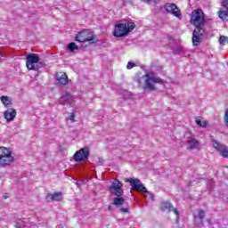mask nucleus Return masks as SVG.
<instances>
[{
  "instance_id": "nucleus-25",
  "label": "nucleus",
  "mask_w": 228,
  "mask_h": 228,
  "mask_svg": "<svg viewBox=\"0 0 228 228\" xmlns=\"http://www.w3.org/2000/svg\"><path fill=\"white\" fill-rule=\"evenodd\" d=\"M220 45H225V44H228V37L226 36H221L218 40Z\"/></svg>"
},
{
  "instance_id": "nucleus-31",
  "label": "nucleus",
  "mask_w": 228,
  "mask_h": 228,
  "mask_svg": "<svg viewBox=\"0 0 228 228\" xmlns=\"http://www.w3.org/2000/svg\"><path fill=\"white\" fill-rule=\"evenodd\" d=\"M109 209L110 210L113 209V207L112 206H109Z\"/></svg>"
},
{
  "instance_id": "nucleus-7",
  "label": "nucleus",
  "mask_w": 228,
  "mask_h": 228,
  "mask_svg": "<svg viewBox=\"0 0 228 228\" xmlns=\"http://www.w3.org/2000/svg\"><path fill=\"white\" fill-rule=\"evenodd\" d=\"M125 183H129L130 186L132 187V190H134L136 191H142V193H147V188L143 186L142 181H140V179L138 178H126Z\"/></svg>"
},
{
  "instance_id": "nucleus-27",
  "label": "nucleus",
  "mask_w": 228,
  "mask_h": 228,
  "mask_svg": "<svg viewBox=\"0 0 228 228\" xmlns=\"http://www.w3.org/2000/svg\"><path fill=\"white\" fill-rule=\"evenodd\" d=\"M135 66H136V64L134 62L129 61L126 65V69H127V70H131V69H134V67H135Z\"/></svg>"
},
{
  "instance_id": "nucleus-22",
  "label": "nucleus",
  "mask_w": 228,
  "mask_h": 228,
  "mask_svg": "<svg viewBox=\"0 0 228 228\" xmlns=\"http://www.w3.org/2000/svg\"><path fill=\"white\" fill-rule=\"evenodd\" d=\"M196 124L200 127H208V122L202 117L196 118Z\"/></svg>"
},
{
  "instance_id": "nucleus-24",
  "label": "nucleus",
  "mask_w": 228,
  "mask_h": 228,
  "mask_svg": "<svg viewBox=\"0 0 228 228\" xmlns=\"http://www.w3.org/2000/svg\"><path fill=\"white\" fill-rule=\"evenodd\" d=\"M76 49H79V46H77L76 43L72 42L68 45V50L70 51V53H74Z\"/></svg>"
},
{
  "instance_id": "nucleus-9",
  "label": "nucleus",
  "mask_w": 228,
  "mask_h": 228,
  "mask_svg": "<svg viewBox=\"0 0 228 228\" xmlns=\"http://www.w3.org/2000/svg\"><path fill=\"white\" fill-rule=\"evenodd\" d=\"M88 156H90L88 148H82L74 154L73 158L77 163H79L85 161V159H88Z\"/></svg>"
},
{
  "instance_id": "nucleus-28",
  "label": "nucleus",
  "mask_w": 228,
  "mask_h": 228,
  "mask_svg": "<svg viewBox=\"0 0 228 228\" xmlns=\"http://www.w3.org/2000/svg\"><path fill=\"white\" fill-rule=\"evenodd\" d=\"M76 118V113L72 112L71 115L68 118V120H70L71 122H75Z\"/></svg>"
},
{
  "instance_id": "nucleus-2",
  "label": "nucleus",
  "mask_w": 228,
  "mask_h": 228,
  "mask_svg": "<svg viewBox=\"0 0 228 228\" xmlns=\"http://www.w3.org/2000/svg\"><path fill=\"white\" fill-rule=\"evenodd\" d=\"M142 80L144 81V90H156V85H163V79L156 77V75H143L138 79L139 86H142Z\"/></svg>"
},
{
  "instance_id": "nucleus-32",
  "label": "nucleus",
  "mask_w": 228,
  "mask_h": 228,
  "mask_svg": "<svg viewBox=\"0 0 228 228\" xmlns=\"http://www.w3.org/2000/svg\"><path fill=\"white\" fill-rule=\"evenodd\" d=\"M1 58H3V53H1L0 52V61H1Z\"/></svg>"
},
{
  "instance_id": "nucleus-26",
  "label": "nucleus",
  "mask_w": 228,
  "mask_h": 228,
  "mask_svg": "<svg viewBox=\"0 0 228 228\" xmlns=\"http://www.w3.org/2000/svg\"><path fill=\"white\" fill-rule=\"evenodd\" d=\"M224 120L226 127L228 128V109L224 112Z\"/></svg>"
},
{
  "instance_id": "nucleus-20",
  "label": "nucleus",
  "mask_w": 228,
  "mask_h": 228,
  "mask_svg": "<svg viewBox=\"0 0 228 228\" xmlns=\"http://www.w3.org/2000/svg\"><path fill=\"white\" fill-rule=\"evenodd\" d=\"M217 15L219 19H222V20H226L228 22V9L226 11L219 10L217 12Z\"/></svg>"
},
{
  "instance_id": "nucleus-3",
  "label": "nucleus",
  "mask_w": 228,
  "mask_h": 228,
  "mask_svg": "<svg viewBox=\"0 0 228 228\" xmlns=\"http://www.w3.org/2000/svg\"><path fill=\"white\" fill-rule=\"evenodd\" d=\"M191 24L195 26L196 28H202L206 26V14L202 9H195L191 13Z\"/></svg>"
},
{
  "instance_id": "nucleus-23",
  "label": "nucleus",
  "mask_w": 228,
  "mask_h": 228,
  "mask_svg": "<svg viewBox=\"0 0 228 228\" xmlns=\"http://www.w3.org/2000/svg\"><path fill=\"white\" fill-rule=\"evenodd\" d=\"M199 220L201 224L204 223V219L206 218V210H199L198 212Z\"/></svg>"
},
{
  "instance_id": "nucleus-29",
  "label": "nucleus",
  "mask_w": 228,
  "mask_h": 228,
  "mask_svg": "<svg viewBox=\"0 0 228 228\" xmlns=\"http://www.w3.org/2000/svg\"><path fill=\"white\" fill-rule=\"evenodd\" d=\"M173 212L175 213V215L176 216V218H179V210L177 208H174Z\"/></svg>"
},
{
  "instance_id": "nucleus-1",
  "label": "nucleus",
  "mask_w": 228,
  "mask_h": 228,
  "mask_svg": "<svg viewBox=\"0 0 228 228\" xmlns=\"http://www.w3.org/2000/svg\"><path fill=\"white\" fill-rule=\"evenodd\" d=\"M134 28H136L134 22L118 23L114 27L112 35L115 38H122L127 37Z\"/></svg>"
},
{
  "instance_id": "nucleus-30",
  "label": "nucleus",
  "mask_w": 228,
  "mask_h": 228,
  "mask_svg": "<svg viewBox=\"0 0 228 228\" xmlns=\"http://www.w3.org/2000/svg\"><path fill=\"white\" fill-rule=\"evenodd\" d=\"M121 213H129V208H120Z\"/></svg>"
},
{
  "instance_id": "nucleus-19",
  "label": "nucleus",
  "mask_w": 228,
  "mask_h": 228,
  "mask_svg": "<svg viewBox=\"0 0 228 228\" xmlns=\"http://www.w3.org/2000/svg\"><path fill=\"white\" fill-rule=\"evenodd\" d=\"M160 211H172V203L168 201H162L159 206Z\"/></svg>"
},
{
  "instance_id": "nucleus-12",
  "label": "nucleus",
  "mask_w": 228,
  "mask_h": 228,
  "mask_svg": "<svg viewBox=\"0 0 228 228\" xmlns=\"http://www.w3.org/2000/svg\"><path fill=\"white\" fill-rule=\"evenodd\" d=\"M165 10L168 13H172L175 17L181 19V10H179V7H177L175 4H167L165 5Z\"/></svg>"
},
{
  "instance_id": "nucleus-18",
  "label": "nucleus",
  "mask_w": 228,
  "mask_h": 228,
  "mask_svg": "<svg viewBox=\"0 0 228 228\" xmlns=\"http://www.w3.org/2000/svg\"><path fill=\"white\" fill-rule=\"evenodd\" d=\"M187 145L190 151H193V149H197V147H199L200 142L196 139H191L187 141Z\"/></svg>"
},
{
  "instance_id": "nucleus-17",
  "label": "nucleus",
  "mask_w": 228,
  "mask_h": 228,
  "mask_svg": "<svg viewBox=\"0 0 228 228\" xmlns=\"http://www.w3.org/2000/svg\"><path fill=\"white\" fill-rule=\"evenodd\" d=\"M0 99L5 108L10 109L12 106H13V102H12L10 96H1Z\"/></svg>"
},
{
  "instance_id": "nucleus-21",
  "label": "nucleus",
  "mask_w": 228,
  "mask_h": 228,
  "mask_svg": "<svg viewBox=\"0 0 228 228\" xmlns=\"http://www.w3.org/2000/svg\"><path fill=\"white\" fill-rule=\"evenodd\" d=\"M125 202H126V199L120 198V196H119V197L117 196V197L114 198V200H113V204H114V206H118V207L122 206Z\"/></svg>"
},
{
  "instance_id": "nucleus-8",
  "label": "nucleus",
  "mask_w": 228,
  "mask_h": 228,
  "mask_svg": "<svg viewBox=\"0 0 228 228\" xmlns=\"http://www.w3.org/2000/svg\"><path fill=\"white\" fill-rule=\"evenodd\" d=\"M124 184L118 181V179H114L111 185L109 187V191L116 197H122L124 195V190H122Z\"/></svg>"
},
{
  "instance_id": "nucleus-16",
  "label": "nucleus",
  "mask_w": 228,
  "mask_h": 228,
  "mask_svg": "<svg viewBox=\"0 0 228 228\" xmlns=\"http://www.w3.org/2000/svg\"><path fill=\"white\" fill-rule=\"evenodd\" d=\"M60 104H72V96L69 93H65L59 100Z\"/></svg>"
},
{
  "instance_id": "nucleus-10",
  "label": "nucleus",
  "mask_w": 228,
  "mask_h": 228,
  "mask_svg": "<svg viewBox=\"0 0 228 228\" xmlns=\"http://www.w3.org/2000/svg\"><path fill=\"white\" fill-rule=\"evenodd\" d=\"M212 145L223 158H228V147L224 144L218 142L216 139L212 140Z\"/></svg>"
},
{
  "instance_id": "nucleus-6",
  "label": "nucleus",
  "mask_w": 228,
  "mask_h": 228,
  "mask_svg": "<svg viewBox=\"0 0 228 228\" xmlns=\"http://www.w3.org/2000/svg\"><path fill=\"white\" fill-rule=\"evenodd\" d=\"M75 40L76 42H80L83 44L86 42H92L93 44H95V42H97V37L90 30H82L77 33Z\"/></svg>"
},
{
  "instance_id": "nucleus-13",
  "label": "nucleus",
  "mask_w": 228,
  "mask_h": 228,
  "mask_svg": "<svg viewBox=\"0 0 228 228\" xmlns=\"http://www.w3.org/2000/svg\"><path fill=\"white\" fill-rule=\"evenodd\" d=\"M4 117L7 122H12L17 117V110L13 108L7 109L4 112Z\"/></svg>"
},
{
  "instance_id": "nucleus-4",
  "label": "nucleus",
  "mask_w": 228,
  "mask_h": 228,
  "mask_svg": "<svg viewBox=\"0 0 228 228\" xmlns=\"http://www.w3.org/2000/svg\"><path fill=\"white\" fill-rule=\"evenodd\" d=\"M15 161L12 151L6 147L0 146V167H10Z\"/></svg>"
},
{
  "instance_id": "nucleus-5",
  "label": "nucleus",
  "mask_w": 228,
  "mask_h": 228,
  "mask_svg": "<svg viewBox=\"0 0 228 228\" xmlns=\"http://www.w3.org/2000/svg\"><path fill=\"white\" fill-rule=\"evenodd\" d=\"M26 67L28 70H38L42 67L40 57L37 53H29L26 58Z\"/></svg>"
},
{
  "instance_id": "nucleus-11",
  "label": "nucleus",
  "mask_w": 228,
  "mask_h": 228,
  "mask_svg": "<svg viewBox=\"0 0 228 228\" xmlns=\"http://www.w3.org/2000/svg\"><path fill=\"white\" fill-rule=\"evenodd\" d=\"M204 36V29L195 28L192 33V44L194 47H199L202 42V37Z\"/></svg>"
},
{
  "instance_id": "nucleus-14",
  "label": "nucleus",
  "mask_w": 228,
  "mask_h": 228,
  "mask_svg": "<svg viewBox=\"0 0 228 228\" xmlns=\"http://www.w3.org/2000/svg\"><path fill=\"white\" fill-rule=\"evenodd\" d=\"M47 198L50 199L52 202H61V200H63V193L61 192L48 193Z\"/></svg>"
},
{
  "instance_id": "nucleus-15",
  "label": "nucleus",
  "mask_w": 228,
  "mask_h": 228,
  "mask_svg": "<svg viewBox=\"0 0 228 228\" xmlns=\"http://www.w3.org/2000/svg\"><path fill=\"white\" fill-rule=\"evenodd\" d=\"M57 81L60 85L65 86L69 83V77L65 72H60L57 74Z\"/></svg>"
}]
</instances>
